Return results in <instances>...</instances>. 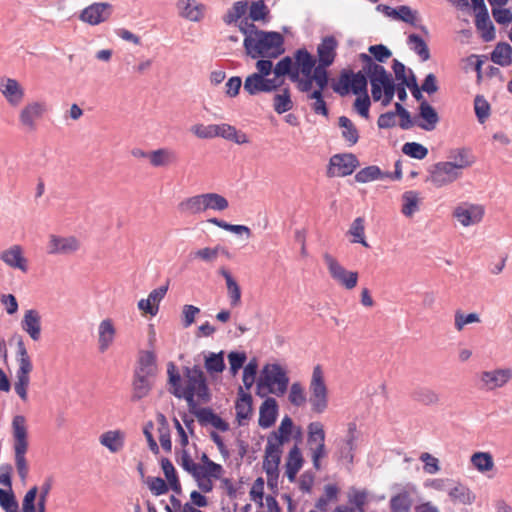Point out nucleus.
Here are the masks:
<instances>
[{"label":"nucleus","mask_w":512,"mask_h":512,"mask_svg":"<svg viewBox=\"0 0 512 512\" xmlns=\"http://www.w3.org/2000/svg\"><path fill=\"white\" fill-rule=\"evenodd\" d=\"M169 391L179 399H185L191 411L198 404L210 401V392L206 377L201 368L197 365L185 367L183 378L178 373L173 362L167 364Z\"/></svg>","instance_id":"1"},{"label":"nucleus","mask_w":512,"mask_h":512,"mask_svg":"<svg viewBox=\"0 0 512 512\" xmlns=\"http://www.w3.org/2000/svg\"><path fill=\"white\" fill-rule=\"evenodd\" d=\"M359 58L364 63V70L368 74L371 94L375 102L380 101L382 106L386 107L392 102L395 93L400 101L406 100L405 87L401 83L395 85L391 74L382 65L376 64L372 57L365 53H361Z\"/></svg>","instance_id":"2"},{"label":"nucleus","mask_w":512,"mask_h":512,"mask_svg":"<svg viewBox=\"0 0 512 512\" xmlns=\"http://www.w3.org/2000/svg\"><path fill=\"white\" fill-rule=\"evenodd\" d=\"M11 433L15 467L21 481L25 482L29 475V464L26 458L29 449V432L27 420L23 415H15L13 417Z\"/></svg>","instance_id":"3"},{"label":"nucleus","mask_w":512,"mask_h":512,"mask_svg":"<svg viewBox=\"0 0 512 512\" xmlns=\"http://www.w3.org/2000/svg\"><path fill=\"white\" fill-rule=\"evenodd\" d=\"M283 37L277 32L258 31L244 39L246 53L252 58H276L283 52Z\"/></svg>","instance_id":"4"},{"label":"nucleus","mask_w":512,"mask_h":512,"mask_svg":"<svg viewBox=\"0 0 512 512\" xmlns=\"http://www.w3.org/2000/svg\"><path fill=\"white\" fill-rule=\"evenodd\" d=\"M294 73L292 82L297 84L301 92H310L315 83L316 59L307 49L301 48L294 53Z\"/></svg>","instance_id":"5"},{"label":"nucleus","mask_w":512,"mask_h":512,"mask_svg":"<svg viewBox=\"0 0 512 512\" xmlns=\"http://www.w3.org/2000/svg\"><path fill=\"white\" fill-rule=\"evenodd\" d=\"M338 41L334 36H326L317 46L318 64L315 67V85L326 88L329 82L327 68L330 67L337 56Z\"/></svg>","instance_id":"6"},{"label":"nucleus","mask_w":512,"mask_h":512,"mask_svg":"<svg viewBox=\"0 0 512 512\" xmlns=\"http://www.w3.org/2000/svg\"><path fill=\"white\" fill-rule=\"evenodd\" d=\"M288 384L286 370L279 364H268L263 368L258 382V394L263 396L261 390L266 388L269 393L282 396L286 393Z\"/></svg>","instance_id":"7"},{"label":"nucleus","mask_w":512,"mask_h":512,"mask_svg":"<svg viewBox=\"0 0 512 512\" xmlns=\"http://www.w3.org/2000/svg\"><path fill=\"white\" fill-rule=\"evenodd\" d=\"M325 440L326 433L323 424L319 421L309 423L307 426V448L316 470L321 469V461L328 455Z\"/></svg>","instance_id":"8"},{"label":"nucleus","mask_w":512,"mask_h":512,"mask_svg":"<svg viewBox=\"0 0 512 512\" xmlns=\"http://www.w3.org/2000/svg\"><path fill=\"white\" fill-rule=\"evenodd\" d=\"M309 392L311 410L317 414L325 412L328 407V388L325 383L323 369L320 365H316L313 368Z\"/></svg>","instance_id":"9"},{"label":"nucleus","mask_w":512,"mask_h":512,"mask_svg":"<svg viewBox=\"0 0 512 512\" xmlns=\"http://www.w3.org/2000/svg\"><path fill=\"white\" fill-rule=\"evenodd\" d=\"M366 75L368 76L364 69L357 73L351 70H343L338 81L333 83L332 88L334 92L341 96H345L350 92L355 95L368 93Z\"/></svg>","instance_id":"10"},{"label":"nucleus","mask_w":512,"mask_h":512,"mask_svg":"<svg viewBox=\"0 0 512 512\" xmlns=\"http://www.w3.org/2000/svg\"><path fill=\"white\" fill-rule=\"evenodd\" d=\"M323 260L330 277L335 283L346 290L354 289L358 284L359 274L357 271L347 270L330 253L323 254Z\"/></svg>","instance_id":"11"},{"label":"nucleus","mask_w":512,"mask_h":512,"mask_svg":"<svg viewBox=\"0 0 512 512\" xmlns=\"http://www.w3.org/2000/svg\"><path fill=\"white\" fill-rule=\"evenodd\" d=\"M48 111V105L43 100H33L27 102L19 111L18 121L20 128L32 133L37 130L38 122Z\"/></svg>","instance_id":"12"},{"label":"nucleus","mask_w":512,"mask_h":512,"mask_svg":"<svg viewBox=\"0 0 512 512\" xmlns=\"http://www.w3.org/2000/svg\"><path fill=\"white\" fill-rule=\"evenodd\" d=\"M224 472V468L215 462L198 463L192 477L203 493H209L214 488L213 481L221 479Z\"/></svg>","instance_id":"13"},{"label":"nucleus","mask_w":512,"mask_h":512,"mask_svg":"<svg viewBox=\"0 0 512 512\" xmlns=\"http://www.w3.org/2000/svg\"><path fill=\"white\" fill-rule=\"evenodd\" d=\"M512 381V368L498 367L484 370L479 374L480 388L484 391H495L505 387Z\"/></svg>","instance_id":"14"},{"label":"nucleus","mask_w":512,"mask_h":512,"mask_svg":"<svg viewBox=\"0 0 512 512\" xmlns=\"http://www.w3.org/2000/svg\"><path fill=\"white\" fill-rule=\"evenodd\" d=\"M360 163L352 153L335 154L329 160L327 168L328 177H345L351 175Z\"/></svg>","instance_id":"15"},{"label":"nucleus","mask_w":512,"mask_h":512,"mask_svg":"<svg viewBox=\"0 0 512 512\" xmlns=\"http://www.w3.org/2000/svg\"><path fill=\"white\" fill-rule=\"evenodd\" d=\"M80 247L81 242L76 236L50 234L46 244V252L49 255H71L76 253Z\"/></svg>","instance_id":"16"},{"label":"nucleus","mask_w":512,"mask_h":512,"mask_svg":"<svg viewBox=\"0 0 512 512\" xmlns=\"http://www.w3.org/2000/svg\"><path fill=\"white\" fill-rule=\"evenodd\" d=\"M0 94L10 107H19L25 99V88L15 78L0 77Z\"/></svg>","instance_id":"17"},{"label":"nucleus","mask_w":512,"mask_h":512,"mask_svg":"<svg viewBox=\"0 0 512 512\" xmlns=\"http://www.w3.org/2000/svg\"><path fill=\"white\" fill-rule=\"evenodd\" d=\"M112 14V6L106 2H96L85 7L79 19L89 25L95 26L107 21Z\"/></svg>","instance_id":"18"},{"label":"nucleus","mask_w":512,"mask_h":512,"mask_svg":"<svg viewBox=\"0 0 512 512\" xmlns=\"http://www.w3.org/2000/svg\"><path fill=\"white\" fill-rule=\"evenodd\" d=\"M283 80L277 78H265L261 74H251L244 81V91L249 95H256L261 92H271L279 88Z\"/></svg>","instance_id":"19"},{"label":"nucleus","mask_w":512,"mask_h":512,"mask_svg":"<svg viewBox=\"0 0 512 512\" xmlns=\"http://www.w3.org/2000/svg\"><path fill=\"white\" fill-rule=\"evenodd\" d=\"M299 438L301 436V429L295 427L293 420L289 416H285L277 430L271 432L267 437V442L283 448V446L291 440L293 434Z\"/></svg>","instance_id":"20"},{"label":"nucleus","mask_w":512,"mask_h":512,"mask_svg":"<svg viewBox=\"0 0 512 512\" xmlns=\"http://www.w3.org/2000/svg\"><path fill=\"white\" fill-rule=\"evenodd\" d=\"M461 176V172H459L453 165L446 162L436 163L431 172L429 180L436 187H443L448 185L455 180H457Z\"/></svg>","instance_id":"21"},{"label":"nucleus","mask_w":512,"mask_h":512,"mask_svg":"<svg viewBox=\"0 0 512 512\" xmlns=\"http://www.w3.org/2000/svg\"><path fill=\"white\" fill-rule=\"evenodd\" d=\"M359 433L355 423H349L345 438L338 445L339 459L352 465L354 462L355 451L357 449V440Z\"/></svg>","instance_id":"22"},{"label":"nucleus","mask_w":512,"mask_h":512,"mask_svg":"<svg viewBox=\"0 0 512 512\" xmlns=\"http://www.w3.org/2000/svg\"><path fill=\"white\" fill-rule=\"evenodd\" d=\"M0 260L9 268L27 273L29 270V261L24 256L23 248L14 244L0 252Z\"/></svg>","instance_id":"23"},{"label":"nucleus","mask_w":512,"mask_h":512,"mask_svg":"<svg viewBox=\"0 0 512 512\" xmlns=\"http://www.w3.org/2000/svg\"><path fill=\"white\" fill-rule=\"evenodd\" d=\"M282 453L283 448L267 442L264 451L263 470L267 475L268 481L278 478Z\"/></svg>","instance_id":"24"},{"label":"nucleus","mask_w":512,"mask_h":512,"mask_svg":"<svg viewBox=\"0 0 512 512\" xmlns=\"http://www.w3.org/2000/svg\"><path fill=\"white\" fill-rule=\"evenodd\" d=\"M453 215L462 226L467 227L481 222L484 208L476 204H462L455 208Z\"/></svg>","instance_id":"25"},{"label":"nucleus","mask_w":512,"mask_h":512,"mask_svg":"<svg viewBox=\"0 0 512 512\" xmlns=\"http://www.w3.org/2000/svg\"><path fill=\"white\" fill-rule=\"evenodd\" d=\"M21 328L29 337L37 342L41 339L42 320L41 315L36 309H28L24 312L21 320Z\"/></svg>","instance_id":"26"},{"label":"nucleus","mask_w":512,"mask_h":512,"mask_svg":"<svg viewBox=\"0 0 512 512\" xmlns=\"http://www.w3.org/2000/svg\"><path fill=\"white\" fill-rule=\"evenodd\" d=\"M38 495V486L30 487L22 499L23 512H47L48 498Z\"/></svg>","instance_id":"27"},{"label":"nucleus","mask_w":512,"mask_h":512,"mask_svg":"<svg viewBox=\"0 0 512 512\" xmlns=\"http://www.w3.org/2000/svg\"><path fill=\"white\" fill-rule=\"evenodd\" d=\"M216 137H221L238 145L250 143V139L245 132L238 130L235 126L227 123L216 124L215 138Z\"/></svg>","instance_id":"28"},{"label":"nucleus","mask_w":512,"mask_h":512,"mask_svg":"<svg viewBox=\"0 0 512 512\" xmlns=\"http://www.w3.org/2000/svg\"><path fill=\"white\" fill-rule=\"evenodd\" d=\"M149 156L150 165L155 168L169 167L178 162L177 152L169 147L152 150Z\"/></svg>","instance_id":"29"},{"label":"nucleus","mask_w":512,"mask_h":512,"mask_svg":"<svg viewBox=\"0 0 512 512\" xmlns=\"http://www.w3.org/2000/svg\"><path fill=\"white\" fill-rule=\"evenodd\" d=\"M278 415L277 401L268 397L260 406L258 424L260 427L267 429L274 425Z\"/></svg>","instance_id":"30"},{"label":"nucleus","mask_w":512,"mask_h":512,"mask_svg":"<svg viewBox=\"0 0 512 512\" xmlns=\"http://www.w3.org/2000/svg\"><path fill=\"white\" fill-rule=\"evenodd\" d=\"M157 370L155 353L149 350L141 351L138 356L134 373L153 378L155 377Z\"/></svg>","instance_id":"31"},{"label":"nucleus","mask_w":512,"mask_h":512,"mask_svg":"<svg viewBox=\"0 0 512 512\" xmlns=\"http://www.w3.org/2000/svg\"><path fill=\"white\" fill-rule=\"evenodd\" d=\"M116 328L113 320L106 318L98 325V348L100 352H105L114 342Z\"/></svg>","instance_id":"32"},{"label":"nucleus","mask_w":512,"mask_h":512,"mask_svg":"<svg viewBox=\"0 0 512 512\" xmlns=\"http://www.w3.org/2000/svg\"><path fill=\"white\" fill-rule=\"evenodd\" d=\"M420 121L416 125L425 131H432L439 122V116L436 110L427 102L422 101L419 106Z\"/></svg>","instance_id":"33"},{"label":"nucleus","mask_w":512,"mask_h":512,"mask_svg":"<svg viewBox=\"0 0 512 512\" xmlns=\"http://www.w3.org/2000/svg\"><path fill=\"white\" fill-rule=\"evenodd\" d=\"M125 437V432L121 430H109L100 435L99 442L111 453H118L124 447Z\"/></svg>","instance_id":"34"},{"label":"nucleus","mask_w":512,"mask_h":512,"mask_svg":"<svg viewBox=\"0 0 512 512\" xmlns=\"http://www.w3.org/2000/svg\"><path fill=\"white\" fill-rule=\"evenodd\" d=\"M304 459L300 448L295 444L289 451L286 463H285V474L290 482H294L296 475L302 468Z\"/></svg>","instance_id":"35"},{"label":"nucleus","mask_w":512,"mask_h":512,"mask_svg":"<svg viewBox=\"0 0 512 512\" xmlns=\"http://www.w3.org/2000/svg\"><path fill=\"white\" fill-rule=\"evenodd\" d=\"M236 419L240 426L245 425L252 416V396L243 393L240 389V395L235 403Z\"/></svg>","instance_id":"36"},{"label":"nucleus","mask_w":512,"mask_h":512,"mask_svg":"<svg viewBox=\"0 0 512 512\" xmlns=\"http://www.w3.org/2000/svg\"><path fill=\"white\" fill-rule=\"evenodd\" d=\"M152 389V378L136 374L133 375L132 382V401H139L150 393Z\"/></svg>","instance_id":"37"},{"label":"nucleus","mask_w":512,"mask_h":512,"mask_svg":"<svg viewBox=\"0 0 512 512\" xmlns=\"http://www.w3.org/2000/svg\"><path fill=\"white\" fill-rule=\"evenodd\" d=\"M178 211L185 215L204 213V200L202 194L185 198L178 204Z\"/></svg>","instance_id":"38"},{"label":"nucleus","mask_w":512,"mask_h":512,"mask_svg":"<svg viewBox=\"0 0 512 512\" xmlns=\"http://www.w3.org/2000/svg\"><path fill=\"white\" fill-rule=\"evenodd\" d=\"M220 274L226 281L227 294L231 307H238L241 304V288L229 271L221 269Z\"/></svg>","instance_id":"39"},{"label":"nucleus","mask_w":512,"mask_h":512,"mask_svg":"<svg viewBox=\"0 0 512 512\" xmlns=\"http://www.w3.org/2000/svg\"><path fill=\"white\" fill-rule=\"evenodd\" d=\"M16 362V372L31 374L33 371V363L31 357L28 354L26 345L21 337L17 341Z\"/></svg>","instance_id":"40"},{"label":"nucleus","mask_w":512,"mask_h":512,"mask_svg":"<svg viewBox=\"0 0 512 512\" xmlns=\"http://www.w3.org/2000/svg\"><path fill=\"white\" fill-rule=\"evenodd\" d=\"M16 362V372L31 374L33 371V363L31 357L28 354L26 345L21 337L17 341Z\"/></svg>","instance_id":"41"},{"label":"nucleus","mask_w":512,"mask_h":512,"mask_svg":"<svg viewBox=\"0 0 512 512\" xmlns=\"http://www.w3.org/2000/svg\"><path fill=\"white\" fill-rule=\"evenodd\" d=\"M475 25L485 41H491L495 38V29L489 18L487 11H478L476 14Z\"/></svg>","instance_id":"42"},{"label":"nucleus","mask_w":512,"mask_h":512,"mask_svg":"<svg viewBox=\"0 0 512 512\" xmlns=\"http://www.w3.org/2000/svg\"><path fill=\"white\" fill-rule=\"evenodd\" d=\"M449 158L450 161L447 162L453 165L461 173L463 169L470 167L475 161L470 150L465 148L456 149L451 152Z\"/></svg>","instance_id":"43"},{"label":"nucleus","mask_w":512,"mask_h":512,"mask_svg":"<svg viewBox=\"0 0 512 512\" xmlns=\"http://www.w3.org/2000/svg\"><path fill=\"white\" fill-rule=\"evenodd\" d=\"M420 196L417 191L409 190L402 194L401 212L406 217H412L419 210Z\"/></svg>","instance_id":"44"},{"label":"nucleus","mask_w":512,"mask_h":512,"mask_svg":"<svg viewBox=\"0 0 512 512\" xmlns=\"http://www.w3.org/2000/svg\"><path fill=\"white\" fill-rule=\"evenodd\" d=\"M161 468L165 475L167 483L170 486V489L172 491H174L176 494H181V492H182L181 483H180L176 469H175L174 465L172 464V462L167 458H163L161 460Z\"/></svg>","instance_id":"45"},{"label":"nucleus","mask_w":512,"mask_h":512,"mask_svg":"<svg viewBox=\"0 0 512 512\" xmlns=\"http://www.w3.org/2000/svg\"><path fill=\"white\" fill-rule=\"evenodd\" d=\"M339 127L342 129V137L349 146L355 145L359 140V132L355 124L346 116L339 117Z\"/></svg>","instance_id":"46"},{"label":"nucleus","mask_w":512,"mask_h":512,"mask_svg":"<svg viewBox=\"0 0 512 512\" xmlns=\"http://www.w3.org/2000/svg\"><path fill=\"white\" fill-rule=\"evenodd\" d=\"M177 7L181 15L190 21H199L202 17L201 6L194 0H178Z\"/></svg>","instance_id":"47"},{"label":"nucleus","mask_w":512,"mask_h":512,"mask_svg":"<svg viewBox=\"0 0 512 512\" xmlns=\"http://www.w3.org/2000/svg\"><path fill=\"white\" fill-rule=\"evenodd\" d=\"M448 494L453 502H458L464 505L472 504L475 500L473 492L468 487L460 483L451 488Z\"/></svg>","instance_id":"48"},{"label":"nucleus","mask_w":512,"mask_h":512,"mask_svg":"<svg viewBox=\"0 0 512 512\" xmlns=\"http://www.w3.org/2000/svg\"><path fill=\"white\" fill-rule=\"evenodd\" d=\"M202 197L204 200V212L207 210L224 211L229 206L228 200L218 193H203Z\"/></svg>","instance_id":"49"},{"label":"nucleus","mask_w":512,"mask_h":512,"mask_svg":"<svg viewBox=\"0 0 512 512\" xmlns=\"http://www.w3.org/2000/svg\"><path fill=\"white\" fill-rule=\"evenodd\" d=\"M491 60L500 66H508L512 61V47L507 43H499L491 54Z\"/></svg>","instance_id":"50"},{"label":"nucleus","mask_w":512,"mask_h":512,"mask_svg":"<svg viewBox=\"0 0 512 512\" xmlns=\"http://www.w3.org/2000/svg\"><path fill=\"white\" fill-rule=\"evenodd\" d=\"M472 465L481 473H486L494 468V460L489 452H475L470 459Z\"/></svg>","instance_id":"51"},{"label":"nucleus","mask_w":512,"mask_h":512,"mask_svg":"<svg viewBox=\"0 0 512 512\" xmlns=\"http://www.w3.org/2000/svg\"><path fill=\"white\" fill-rule=\"evenodd\" d=\"M348 234L351 235L353 238L351 240L352 243H360L364 247L368 248L369 244L366 241L365 237V220L362 217H357L352 222Z\"/></svg>","instance_id":"52"},{"label":"nucleus","mask_w":512,"mask_h":512,"mask_svg":"<svg viewBox=\"0 0 512 512\" xmlns=\"http://www.w3.org/2000/svg\"><path fill=\"white\" fill-rule=\"evenodd\" d=\"M413 399L424 405H435L440 401L438 393L428 387H420L413 391Z\"/></svg>","instance_id":"53"},{"label":"nucleus","mask_w":512,"mask_h":512,"mask_svg":"<svg viewBox=\"0 0 512 512\" xmlns=\"http://www.w3.org/2000/svg\"><path fill=\"white\" fill-rule=\"evenodd\" d=\"M384 172L376 165L367 166L362 168L355 174V181L358 183H368L378 179H383Z\"/></svg>","instance_id":"54"},{"label":"nucleus","mask_w":512,"mask_h":512,"mask_svg":"<svg viewBox=\"0 0 512 512\" xmlns=\"http://www.w3.org/2000/svg\"><path fill=\"white\" fill-rule=\"evenodd\" d=\"M0 507L5 512H22V509L19 510V504L12 487L7 489L0 488Z\"/></svg>","instance_id":"55"},{"label":"nucleus","mask_w":512,"mask_h":512,"mask_svg":"<svg viewBox=\"0 0 512 512\" xmlns=\"http://www.w3.org/2000/svg\"><path fill=\"white\" fill-rule=\"evenodd\" d=\"M412 506V499L407 491L394 495L390 500L393 512H408Z\"/></svg>","instance_id":"56"},{"label":"nucleus","mask_w":512,"mask_h":512,"mask_svg":"<svg viewBox=\"0 0 512 512\" xmlns=\"http://www.w3.org/2000/svg\"><path fill=\"white\" fill-rule=\"evenodd\" d=\"M273 107L278 114H283L293 108V102L288 88L283 89L282 93L274 96Z\"/></svg>","instance_id":"57"},{"label":"nucleus","mask_w":512,"mask_h":512,"mask_svg":"<svg viewBox=\"0 0 512 512\" xmlns=\"http://www.w3.org/2000/svg\"><path fill=\"white\" fill-rule=\"evenodd\" d=\"M219 253L228 255V252L225 248L221 247L220 245H217L213 248L204 247V248L198 249L197 251H195L193 253V256H194V258L200 259L206 263H212L217 259Z\"/></svg>","instance_id":"58"},{"label":"nucleus","mask_w":512,"mask_h":512,"mask_svg":"<svg viewBox=\"0 0 512 512\" xmlns=\"http://www.w3.org/2000/svg\"><path fill=\"white\" fill-rule=\"evenodd\" d=\"M29 385H30V374L16 372V380L14 382V391L23 402L28 401Z\"/></svg>","instance_id":"59"},{"label":"nucleus","mask_w":512,"mask_h":512,"mask_svg":"<svg viewBox=\"0 0 512 512\" xmlns=\"http://www.w3.org/2000/svg\"><path fill=\"white\" fill-rule=\"evenodd\" d=\"M408 45L411 50H413L422 61H427L430 58V52L426 42L418 35L411 34L408 37Z\"/></svg>","instance_id":"60"},{"label":"nucleus","mask_w":512,"mask_h":512,"mask_svg":"<svg viewBox=\"0 0 512 512\" xmlns=\"http://www.w3.org/2000/svg\"><path fill=\"white\" fill-rule=\"evenodd\" d=\"M205 368L210 374L223 372L225 369L223 351L219 353H209V355L205 357Z\"/></svg>","instance_id":"61"},{"label":"nucleus","mask_w":512,"mask_h":512,"mask_svg":"<svg viewBox=\"0 0 512 512\" xmlns=\"http://www.w3.org/2000/svg\"><path fill=\"white\" fill-rule=\"evenodd\" d=\"M274 77L277 80H281V77L288 75L292 81V75L294 73V62L289 56L282 58L273 69Z\"/></svg>","instance_id":"62"},{"label":"nucleus","mask_w":512,"mask_h":512,"mask_svg":"<svg viewBox=\"0 0 512 512\" xmlns=\"http://www.w3.org/2000/svg\"><path fill=\"white\" fill-rule=\"evenodd\" d=\"M402 152L418 160L424 159L428 155V149L417 142H407L402 146Z\"/></svg>","instance_id":"63"},{"label":"nucleus","mask_w":512,"mask_h":512,"mask_svg":"<svg viewBox=\"0 0 512 512\" xmlns=\"http://www.w3.org/2000/svg\"><path fill=\"white\" fill-rule=\"evenodd\" d=\"M479 322H480V317L475 312L469 313V314H464L460 310L455 312L454 327L458 332L462 331L464 329V327L468 324L479 323Z\"/></svg>","instance_id":"64"}]
</instances>
